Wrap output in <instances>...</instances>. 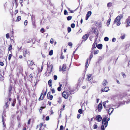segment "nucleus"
<instances>
[{
  "label": "nucleus",
  "mask_w": 130,
  "mask_h": 130,
  "mask_svg": "<svg viewBox=\"0 0 130 130\" xmlns=\"http://www.w3.org/2000/svg\"><path fill=\"white\" fill-rule=\"evenodd\" d=\"M0 65H1L2 66H3L4 65V63L2 62H0Z\"/></svg>",
  "instance_id": "60"
},
{
  "label": "nucleus",
  "mask_w": 130,
  "mask_h": 130,
  "mask_svg": "<svg viewBox=\"0 0 130 130\" xmlns=\"http://www.w3.org/2000/svg\"><path fill=\"white\" fill-rule=\"evenodd\" d=\"M50 43L51 44L53 43L54 42H53V38H52L50 41Z\"/></svg>",
  "instance_id": "47"
},
{
  "label": "nucleus",
  "mask_w": 130,
  "mask_h": 130,
  "mask_svg": "<svg viewBox=\"0 0 130 130\" xmlns=\"http://www.w3.org/2000/svg\"><path fill=\"white\" fill-rule=\"evenodd\" d=\"M64 14L65 15H69L67 11L66 10H64Z\"/></svg>",
  "instance_id": "33"
},
{
  "label": "nucleus",
  "mask_w": 130,
  "mask_h": 130,
  "mask_svg": "<svg viewBox=\"0 0 130 130\" xmlns=\"http://www.w3.org/2000/svg\"><path fill=\"white\" fill-rule=\"evenodd\" d=\"M51 91L52 93H55V91L54 89L53 88L52 89Z\"/></svg>",
  "instance_id": "46"
},
{
  "label": "nucleus",
  "mask_w": 130,
  "mask_h": 130,
  "mask_svg": "<svg viewBox=\"0 0 130 130\" xmlns=\"http://www.w3.org/2000/svg\"><path fill=\"white\" fill-rule=\"evenodd\" d=\"M99 51L98 50H95L94 51V54L95 55H96V54H98L99 53Z\"/></svg>",
  "instance_id": "36"
},
{
  "label": "nucleus",
  "mask_w": 130,
  "mask_h": 130,
  "mask_svg": "<svg viewBox=\"0 0 130 130\" xmlns=\"http://www.w3.org/2000/svg\"><path fill=\"white\" fill-rule=\"evenodd\" d=\"M123 16L122 15H119L115 19L114 22V24L116 23L117 26H119L121 24L120 21L121 19L122 18Z\"/></svg>",
  "instance_id": "1"
},
{
  "label": "nucleus",
  "mask_w": 130,
  "mask_h": 130,
  "mask_svg": "<svg viewBox=\"0 0 130 130\" xmlns=\"http://www.w3.org/2000/svg\"><path fill=\"white\" fill-rule=\"evenodd\" d=\"M61 86H60L59 87H58L57 88V90L58 91H60L61 90Z\"/></svg>",
  "instance_id": "40"
},
{
  "label": "nucleus",
  "mask_w": 130,
  "mask_h": 130,
  "mask_svg": "<svg viewBox=\"0 0 130 130\" xmlns=\"http://www.w3.org/2000/svg\"><path fill=\"white\" fill-rule=\"evenodd\" d=\"M60 58L61 59H63L64 58V57L63 56L61 55L60 56Z\"/></svg>",
  "instance_id": "59"
},
{
  "label": "nucleus",
  "mask_w": 130,
  "mask_h": 130,
  "mask_svg": "<svg viewBox=\"0 0 130 130\" xmlns=\"http://www.w3.org/2000/svg\"><path fill=\"white\" fill-rule=\"evenodd\" d=\"M104 125H102L101 126V130H105V128H104Z\"/></svg>",
  "instance_id": "39"
},
{
  "label": "nucleus",
  "mask_w": 130,
  "mask_h": 130,
  "mask_svg": "<svg viewBox=\"0 0 130 130\" xmlns=\"http://www.w3.org/2000/svg\"><path fill=\"white\" fill-rule=\"evenodd\" d=\"M72 17L71 16H69L67 17V20L68 21H70Z\"/></svg>",
  "instance_id": "27"
},
{
  "label": "nucleus",
  "mask_w": 130,
  "mask_h": 130,
  "mask_svg": "<svg viewBox=\"0 0 130 130\" xmlns=\"http://www.w3.org/2000/svg\"><path fill=\"white\" fill-rule=\"evenodd\" d=\"M50 119L49 117L48 116H47L46 118V121Z\"/></svg>",
  "instance_id": "57"
},
{
  "label": "nucleus",
  "mask_w": 130,
  "mask_h": 130,
  "mask_svg": "<svg viewBox=\"0 0 130 130\" xmlns=\"http://www.w3.org/2000/svg\"><path fill=\"white\" fill-rule=\"evenodd\" d=\"M27 23V20L25 21L24 22V24L25 25H26Z\"/></svg>",
  "instance_id": "52"
},
{
  "label": "nucleus",
  "mask_w": 130,
  "mask_h": 130,
  "mask_svg": "<svg viewBox=\"0 0 130 130\" xmlns=\"http://www.w3.org/2000/svg\"><path fill=\"white\" fill-rule=\"evenodd\" d=\"M71 26L72 28H74L75 27V25L74 23L72 24L71 25Z\"/></svg>",
  "instance_id": "43"
},
{
  "label": "nucleus",
  "mask_w": 130,
  "mask_h": 130,
  "mask_svg": "<svg viewBox=\"0 0 130 130\" xmlns=\"http://www.w3.org/2000/svg\"><path fill=\"white\" fill-rule=\"evenodd\" d=\"M104 92H107L109 90V88L108 87H106L104 88Z\"/></svg>",
  "instance_id": "24"
},
{
  "label": "nucleus",
  "mask_w": 130,
  "mask_h": 130,
  "mask_svg": "<svg viewBox=\"0 0 130 130\" xmlns=\"http://www.w3.org/2000/svg\"><path fill=\"white\" fill-rule=\"evenodd\" d=\"M67 67L66 65L65 64H63L62 68L61 66H60L59 67V70L60 71H62L63 72L66 71L67 69Z\"/></svg>",
  "instance_id": "5"
},
{
  "label": "nucleus",
  "mask_w": 130,
  "mask_h": 130,
  "mask_svg": "<svg viewBox=\"0 0 130 130\" xmlns=\"http://www.w3.org/2000/svg\"><path fill=\"white\" fill-rule=\"evenodd\" d=\"M91 75L89 74H88L87 75V79L89 81L91 79V78H90L91 77Z\"/></svg>",
  "instance_id": "22"
},
{
  "label": "nucleus",
  "mask_w": 130,
  "mask_h": 130,
  "mask_svg": "<svg viewBox=\"0 0 130 130\" xmlns=\"http://www.w3.org/2000/svg\"><path fill=\"white\" fill-rule=\"evenodd\" d=\"M19 58L20 59H22V56L21 55H20L19 56Z\"/></svg>",
  "instance_id": "64"
},
{
  "label": "nucleus",
  "mask_w": 130,
  "mask_h": 130,
  "mask_svg": "<svg viewBox=\"0 0 130 130\" xmlns=\"http://www.w3.org/2000/svg\"><path fill=\"white\" fill-rule=\"evenodd\" d=\"M6 38H7V39H8L9 38V34H6Z\"/></svg>",
  "instance_id": "51"
},
{
  "label": "nucleus",
  "mask_w": 130,
  "mask_h": 130,
  "mask_svg": "<svg viewBox=\"0 0 130 130\" xmlns=\"http://www.w3.org/2000/svg\"><path fill=\"white\" fill-rule=\"evenodd\" d=\"M107 119V117H105L102 120V124L105 126V128H106L108 125V121H106Z\"/></svg>",
  "instance_id": "3"
},
{
  "label": "nucleus",
  "mask_w": 130,
  "mask_h": 130,
  "mask_svg": "<svg viewBox=\"0 0 130 130\" xmlns=\"http://www.w3.org/2000/svg\"><path fill=\"white\" fill-rule=\"evenodd\" d=\"M95 119L97 121L99 122H100L102 120H103L102 118L100 115H98L97 116H96Z\"/></svg>",
  "instance_id": "10"
},
{
  "label": "nucleus",
  "mask_w": 130,
  "mask_h": 130,
  "mask_svg": "<svg viewBox=\"0 0 130 130\" xmlns=\"http://www.w3.org/2000/svg\"><path fill=\"white\" fill-rule=\"evenodd\" d=\"M125 102L127 104L128 103L127 102H124L123 103L122 102H121V103H120V104L117 107V108H118L122 104H123V105L124 104H125Z\"/></svg>",
  "instance_id": "26"
},
{
  "label": "nucleus",
  "mask_w": 130,
  "mask_h": 130,
  "mask_svg": "<svg viewBox=\"0 0 130 130\" xmlns=\"http://www.w3.org/2000/svg\"><path fill=\"white\" fill-rule=\"evenodd\" d=\"M63 126L62 125H61L60 127V130H63Z\"/></svg>",
  "instance_id": "49"
},
{
  "label": "nucleus",
  "mask_w": 130,
  "mask_h": 130,
  "mask_svg": "<svg viewBox=\"0 0 130 130\" xmlns=\"http://www.w3.org/2000/svg\"><path fill=\"white\" fill-rule=\"evenodd\" d=\"M12 55L11 54H10L8 56V59L9 60H10L11 57H12Z\"/></svg>",
  "instance_id": "37"
},
{
  "label": "nucleus",
  "mask_w": 130,
  "mask_h": 130,
  "mask_svg": "<svg viewBox=\"0 0 130 130\" xmlns=\"http://www.w3.org/2000/svg\"><path fill=\"white\" fill-rule=\"evenodd\" d=\"M88 59H87V61L86 62V63L85 66H86V68H87L88 66Z\"/></svg>",
  "instance_id": "29"
},
{
  "label": "nucleus",
  "mask_w": 130,
  "mask_h": 130,
  "mask_svg": "<svg viewBox=\"0 0 130 130\" xmlns=\"http://www.w3.org/2000/svg\"><path fill=\"white\" fill-rule=\"evenodd\" d=\"M93 54L92 53V52H91V55L90 56V61L91 59L93 57Z\"/></svg>",
  "instance_id": "34"
},
{
  "label": "nucleus",
  "mask_w": 130,
  "mask_h": 130,
  "mask_svg": "<svg viewBox=\"0 0 130 130\" xmlns=\"http://www.w3.org/2000/svg\"><path fill=\"white\" fill-rule=\"evenodd\" d=\"M68 45L69 46H72V44L71 42H69Z\"/></svg>",
  "instance_id": "56"
},
{
  "label": "nucleus",
  "mask_w": 130,
  "mask_h": 130,
  "mask_svg": "<svg viewBox=\"0 0 130 130\" xmlns=\"http://www.w3.org/2000/svg\"><path fill=\"white\" fill-rule=\"evenodd\" d=\"M71 31V28L70 27H69L68 28V32H70Z\"/></svg>",
  "instance_id": "41"
},
{
  "label": "nucleus",
  "mask_w": 130,
  "mask_h": 130,
  "mask_svg": "<svg viewBox=\"0 0 130 130\" xmlns=\"http://www.w3.org/2000/svg\"><path fill=\"white\" fill-rule=\"evenodd\" d=\"M12 48V45H10L9 46V47L8 48V51H10L11 50Z\"/></svg>",
  "instance_id": "44"
},
{
  "label": "nucleus",
  "mask_w": 130,
  "mask_h": 130,
  "mask_svg": "<svg viewBox=\"0 0 130 130\" xmlns=\"http://www.w3.org/2000/svg\"><path fill=\"white\" fill-rule=\"evenodd\" d=\"M27 64L29 67L33 65L34 63L32 61L28 60L27 62Z\"/></svg>",
  "instance_id": "13"
},
{
  "label": "nucleus",
  "mask_w": 130,
  "mask_h": 130,
  "mask_svg": "<svg viewBox=\"0 0 130 130\" xmlns=\"http://www.w3.org/2000/svg\"><path fill=\"white\" fill-rule=\"evenodd\" d=\"M54 78L55 80H56L57 78V76L56 75H54Z\"/></svg>",
  "instance_id": "45"
},
{
  "label": "nucleus",
  "mask_w": 130,
  "mask_h": 130,
  "mask_svg": "<svg viewBox=\"0 0 130 130\" xmlns=\"http://www.w3.org/2000/svg\"><path fill=\"white\" fill-rule=\"evenodd\" d=\"M108 84V82L107 80L105 79L104 80L102 84L104 86H106Z\"/></svg>",
  "instance_id": "16"
},
{
  "label": "nucleus",
  "mask_w": 130,
  "mask_h": 130,
  "mask_svg": "<svg viewBox=\"0 0 130 130\" xmlns=\"http://www.w3.org/2000/svg\"><path fill=\"white\" fill-rule=\"evenodd\" d=\"M88 37V36L87 35L85 34L83 36L82 39L84 40L85 41L87 39Z\"/></svg>",
  "instance_id": "17"
},
{
  "label": "nucleus",
  "mask_w": 130,
  "mask_h": 130,
  "mask_svg": "<svg viewBox=\"0 0 130 130\" xmlns=\"http://www.w3.org/2000/svg\"><path fill=\"white\" fill-rule=\"evenodd\" d=\"M126 27L130 26V16H129L126 21Z\"/></svg>",
  "instance_id": "6"
},
{
  "label": "nucleus",
  "mask_w": 130,
  "mask_h": 130,
  "mask_svg": "<svg viewBox=\"0 0 130 130\" xmlns=\"http://www.w3.org/2000/svg\"><path fill=\"white\" fill-rule=\"evenodd\" d=\"M23 56L24 57L26 56V54H27L28 56L29 55L30 53L29 51L26 49L24 48L23 49Z\"/></svg>",
  "instance_id": "4"
},
{
  "label": "nucleus",
  "mask_w": 130,
  "mask_h": 130,
  "mask_svg": "<svg viewBox=\"0 0 130 130\" xmlns=\"http://www.w3.org/2000/svg\"><path fill=\"white\" fill-rule=\"evenodd\" d=\"M40 31L42 32L43 33L44 32V29L43 28H42L40 30Z\"/></svg>",
  "instance_id": "53"
},
{
  "label": "nucleus",
  "mask_w": 130,
  "mask_h": 130,
  "mask_svg": "<svg viewBox=\"0 0 130 130\" xmlns=\"http://www.w3.org/2000/svg\"><path fill=\"white\" fill-rule=\"evenodd\" d=\"M130 95V91H128L126 93H124L122 94L121 97L123 98V97L126 96H128Z\"/></svg>",
  "instance_id": "8"
},
{
  "label": "nucleus",
  "mask_w": 130,
  "mask_h": 130,
  "mask_svg": "<svg viewBox=\"0 0 130 130\" xmlns=\"http://www.w3.org/2000/svg\"><path fill=\"white\" fill-rule=\"evenodd\" d=\"M21 19V17L20 16H18L17 18V21H19Z\"/></svg>",
  "instance_id": "31"
},
{
  "label": "nucleus",
  "mask_w": 130,
  "mask_h": 130,
  "mask_svg": "<svg viewBox=\"0 0 130 130\" xmlns=\"http://www.w3.org/2000/svg\"><path fill=\"white\" fill-rule=\"evenodd\" d=\"M113 110V108H110L108 110V112L109 115H110L112 112Z\"/></svg>",
  "instance_id": "15"
},
{
  "label": "nucleus",
  "mask_w": 130,
  "mask_h": 130,
  "mask_svg": "<svg viewBox=\"0 0 130 130\" xmlns=\"http://www.w3.org/2000/svg\"><path fill=\"white\" fill-rule=\"evenodd\" d=\"M112 5V3H109L107 4V6L108 7H110Z\"/></svg>",
  "instance_id": "30"
},
{
  "label": "nucleus",
  "mask_w": 130,
  "mask_h": 130,
  "mask_svg": "<svg viewBox=\"0 0 130 130\" xmlns=\"http://www.w3.org/2000/svg\"><path fill=\"white\" fill-rule=\"evenodd\" d=\"M102 105L101 103H100L98 106V111L100 112L101 110L102 109Z\"/></svg>",
  "instance_id": "14"
},
{
  "label": "nucleus",
  "mask_w": 130,
  "mask_h": 130,
  "mask_svg": "<svg viewBox=\"0 0 130 130\" xmlns=\"http://www.w3.org/2000/svg\"><path fill=\"white\" fill-rule=\"evenodd\" d=\"M121 38L122 39H124L125 38L124 35H121Z\"/></svg>",
  "instance_id": "48"
},
{
  "label": "nucleus",
  "mask_w": 130,
  "mask_h": 130,
  "mask_svg": "<svg viewBox=\"0 0 130 130\" xmlns=\"http://www.w3.org/2000/svg\"><path fill=\"white\" fill-rule=\"evenodd\" d=\"M106 104L105 103V102H103V106H104V108L105 109H106V110H108V108H107V107H106Z\"/></svg>",
  "instance_id": "28"
},
{
  "label": "nucleus",
  "mask_w": 130,
  "mask_h": 130,
  "mask_svg": "<svg viewBox=\"0 0 130 130\" xmlns=\"http://www.w3.org/2000/svg\"><path fill=\"white\" fill-rule=\"evenodd\" d=\"M80 115L79 114H78L77 115V118L78 119H79L80 117Z\"/></svg>",
  "instance_id": "58"
},
{
  "label": "nucleus",
  "mask_w": 130,
  "mask_h": 130,
  "mask_svg": "<svg viewBox=\"0 0 130 130\" xmlns=\"http://www.w3.org/2000/svg\"><path fill=\"white\" fill-rule=\"evenodd\" d=\"M30 119H29L28 120V124H30Z\"/></svg>",
  "instance_id": "62"
},
{
  "label": "nucleus",
  "mask_w": 130,
  "mask_h": 130,
  "mask_svg": "<svg viewBox=\"0 0 130 130\" xmlns=\"http://www.w3.org/2000/svg\"><path fill=\"white\" fill-rule=\"evenodd\" d=\"M104 40L105 41H108L109 40V38L107 37H106L104 38Z\"/></svg>",
  "instance_id": "38"
},
{
  "label": "nucleus",
  "mask_w": 130,
  "mask_h": 130,
  "mask_svg": "<svg viewBox=\"0 0 130 130\" xmlns=\"http://www.w3.org/2000/svg\"><path fill=\"white\" fill-rule=\"evenodd\" d=\"M2 122H3V123L4 125V116H5V117H6V114L4 112H3V115H2Z\"/></svg>",
  "instance_id": "21"
},
{
  "label": "nucleus",
  "mask_w": 130,
  "mask_h": 130,
  "mask_svg": "<svg viewBox=\"0 0 130 130\" xmlns=\"http://www.w3.org/2000/svg\"><path fill=\"white\" fill-rule=\"evenodd\" d=\"M43 94L42 93L41 94V96L39 99V101L41 100H42L44 98Z\"/></svg>",
  "instance_id": "19"
},
{
  "label": "nucleus",
  "mask_w": 130,
  "mask_h": 130,
  "mask_svg": "<svg viewBox=\"0 0 130 130\" xmlns=\"http://www.w3.org/2000/svg\"><path fill=\"white\" fill-rule=\"evenodd\" d=\"M47 96L48 99H50V100H52L53 98V96L52 95H51V92H49L47 94Z\"/></svg>",
  "instance_id": "11"
},
{
  "label": "nucleus",
  "mask_w": 130,
  "mask_h": 130,
  "mask_svg": "<svg viewBox=\"0 0 130 130\" xmlns=\"http://www.w3.org/2000/svg\"><path fill=\"white\" fill-rule=\"evenodd\" d=\"M70 94V92L69 91H64L62 93V96L65 99H66L68 98Z\"/></svg>",
  "instance_id": "2"
},
{
  "label": "nucleus",
  "mask_w": 130,
  "mask_h": 130,
  "mask_svg": "<svg viewBox=\"0 0 130 130\" xmlns=\"http://www.w3.org/2000/svg\"><path fill=\"white\" fill-rule=\"evenodd\" d=\"M67 9L69 11H70V12L71 13H73L74 12V11H73L71 10L70 8H68Z\"/></svg>",
  "instance_id": "50"
},
{
  "label": "nucleus",
  "mask_w": 130,
  "mask_h": 130,
  "mask_svg": "<svg viewBox=\"0 0 130 130\" xmlns=\"http://www.w3.org/2000/svg\"><path fill=\"white\" fill-rule=\"evenodd\" d=\"M116 39L115 38H113L112 40V42H115L116 41Z\"/></svg>",
  "instance_id": "55"
},
{
  "label": "nucleus",
  "mask_w": 130,
  "mask_h": 130,
  "mask_svg": "<svg viewBox=\"0 0 130 130\" xmlns=\"http://www.w3.org/2000/svg\"><path fill=\"white\" fill-rule=\"evenodd\" d=\"M91 11H88L86 15V20H87L89 17L91 15Z\"/></svg>",
  "instance_id": "12"
},
{
  "label": "nucleus",
  "mask_w": 130,
  "mask_h": 130,
  "mask_svg": "<svg viewBox=\"0 0 130 130\" xmlns=\"http://www.w3.org/2000/svg\"><path fill=\"white\" fill-rule=\"evenodd\" d=\"M43 126V123H41L40 125H39V126H40V128H41L42 127V126Z\"/></svg>",
  "instance_id": "61"
},
{
  "label": "nucleus",
  "mask_w": 130,
  "mask_h": 130,
  "mask_svg": "<svg viewBox=\"0 0 130 130\" xmlns=\"http://www.w3.org/2000/svg\"><path fill=\"white\" fill-rule=\"evenodd\" d=\"M53 53V51L52 50H51L49 52V55H50L51 56L52 55Z\"/></svg>",
  "instance_id": "32"
},
{
  "label": "nucleus",
  "mask_w": 130,
  "mask_h": 130,
  "mask_svg": "<svg viewBox=\"0 0 130 130\" xmlns=\"http://www.w3.org/2000/svg\"><path fill=\"white\" fill-rule=\"evenodd\" d=\"M47 71H48L49 74H51V73L53 68V65L51 64L50 66L48 65H47Z\"/></svg>",
  "instance_id": "7"
},
{
  "label": "nucleus",
  "mask_w": 130,
  "mask_h": 130,
  "mask_svg": "<svg viewBox=\"0 0 130 130\" xmlns=\"http://www.w3.org/2000/svg\"><path fill=\"white\" fill-rule=\"evenodd\" d=\"M97 47L99 49H101L102 47V45L101 44H99L98 45H97Z\"/></svg>",
  "instance_id": "20"
},
{
  "label": "nucleus",
  "mask_w": 130,
  "mask_h": 130,
  "mask_svg": "<svg viewBox=\"0 0 130 130\" xmlns=\"http://www.w3.org/2000/svg\"><path fill=\"white\" fill-rule=\"evenodd\" d=\"M110 21H111V19H110V18H109V19L108 20V21L107 22V26H108L109 25V24H110Z\"/></svg>",
  "instance_id": "25"
},
{
  "label": "nucleus",
  "mask_w": 130,
  "mask_h": 130,
  "mask_svg": "<svg viewBox=\"0 0 130 130\" xmlns=\"http://www.w3.org/2000/svg\"><path fill=\"white\" fill-rule=\"evenodd\" d=\"M97 43L95 41L92 45V47L91 48V51L92 52L94 50H95V48L97 47Z\"/></svg>",
  "instance_id": "9"
},
{
  "label": "nucleus",
  "mask_w": 130,
  "mask_h": 130,
  "mask_svg": "<svg viewBox=\"0 0 130 130\" xmlns=\"http://www.w3.org/2000/svg\"><path fill=\"white\" fill-rule=\"evenodd\" d=\"M103 59V57L102 56L100 57L98 59V62H97V63H99L101 61V60Z\"/></svg>",
  "instance_id": "23"
},
{
  "label": "nucleus",
  "mask_w": 130,
  "mask_h": 130,
  "mask_svg": "<svg viewBox=\"0 0 130 130\" xmlns=\"http://www.w3.org/2000/svg\"><path fill=\"white\" fill-rule=\"evenodd\" d=\"M29 77L31 79H32V76L31 74H30L29 75Z\"/></svg>",
  "instance_id": "63"
},
{
  "label": "nucleus",
  "mask_w": 130,
  "mask_h": 130,
  "mask_svg": "<svg viewBox=\"0 0 130 130\" xmlns=\"http://www.w3.org/2000/svg\"><path fill=\"white\" fill-rule=\"evenodd\" d=\"M10 103L8 101L6 104V105L4 106V109H5L7 108L8 107V105Z\"/></svg>",
  "instance_id": "18"
},
{
  "label": "nucleus",
  "mask_w": 130,
  "mask_h": 130,
  "mask_svg": "<svg viewBox=\"0 0 130 130\" xmlns=\"http://www.w3.org/2000/svg\"><path fill=\"white\" fill-rule=\"evenodd\" d=\"M52 80L51 79H50L48 81V84H52Z\"/></svg>",
  "instance_id": "54"
},
{
  "label": "nucleus",
  "mask_w": 130,
  "mask_h": 130,
  "mask_svg": "<svg viewBox=\"0 0 130 130\" xmlns=\"http://www.w3.org/2000/svg\"><path fill=\"white\" fill-rule=\"evenodd\" d=\"M98 126L96 124H94L93 126V128L94 129H95L97 128Z\"/></svg>",
  "instance_id": "35"
},
{
  "label": "nucleus",
  "mask_w": 130,
  "mask_h": 130,
  "mask_svg": "<svg viewBox=\"0 0 130 130\" xmlns=\"http://www.w3.org/2000/svg\"><path fill=\"white\" fill-rule=\"evenodd\" d=\"M78 112L80 114H82V110L81 109H79L78 110Z\"/></svg>",
  "instance_id": "42"
}]
</instances>
